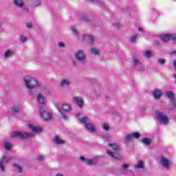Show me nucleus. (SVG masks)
<instances>
[{
  "label": "nucleus",
  "mask_w": 176,
  "mask_h": 176,
  "mask_svg": "<svg viewBox=\"0 0 176 176\" xmlns=\"http://www.w3.org/2000/svg\"><path fill=\"white\" fill-rule=\"evenodd\" d=\"M102 129L106 131H108V130H109V125L107 123H104L102 124Z\"/></svg>",
  "instance_id": "obj_37"
},
{
  "label": "nucleus",
  "mask_w": 176,
  "mask_h": 176,
  "mask_svg": "<svg viewBox=\"0 0 176 176\" xmlns=\"http://www.w3.org/2000/svg\"><path fill=\"white\" fill-rule=\"evenodd\" d=\"M153 96L155 100H160V98H162V90L154 89L153 91Z\"/></svg>",
  "instance_id": "obj_13"
},
{
  "label": "nucleus",
  "mask_w": 176,
  "mask_h": 176,
  "mask_svg": "<svg viewBox=\"0 0 176 176\" xmlns=\"http://www.w3.org/2000/svg\"><path fill=\"white\" fill-rule=\"evenodd\" d=\"M4 146L6 149V151H10V149H12V144L8 142H6L4 143Z\"/></svg>",
  "instance_id": "obj_30"
},
{
  "label": "nucleus",
  "mask_w": 176,
  "mask_h": 176,
  "mask_svg": "<svg viewBox=\"0 0 176 176\" xmlns=\"http://www.w3.org/2000/svg\"><path fill=\"white\" fill-rule=\"evenodd\" d=\"M133 64L134 65H138V64H140V60H138V58H133Z\"/></svg>",
  "instance_id": "obj_41"
},
{
  "label": "nucleus",
  "mask_w": 176,
  "mask_h": 176,
  "mask_svg": "<svg viewBox=\"0 0 176 176\" xmlns=\"http://www.w3.org/2000/svg\"><path fill=\"white\" fill-rule=\"evenodd\" d=\"M71 30L74 35H76V36H78V35H79L78 30L74 26L71 27Z\"/></svg>",
  "instance_id": "obj_36"
},
{
  "label": "nucleus",
  "mask_w": 176,
  "mask_h": 176,
  "mask_svg": "<svg viewBox=\"0 0 176 176\" xmlns=\"http://www.w3.org/2000/svg\"><path fill=\"white\" fill-rule=\"evenodd\" d=\"M166 96L170 100V109H175L176 108L175 95H174L173 92L168 91L166 93Z\"/></svg>",
  "instance_id": "obj_7"
},
{
  "label": "nucleus",
  "mask_w": 176,
  "mask_h": 176,
  "mask_svg": "<svg viewBox=\"0 0 176 176\" xmlns=\"http://www.w3.org/2000/svg\"><path fill=\"white\" fill-rule=\"evenodd\" d=\"M14 55V52L13 50H7L4 52V58H10L12 56Z\"/></svg>",
  "instance_id": "obj_18"
},
{
  "label": "nucleus",
  "mask_w": 176,
  "mask_h": 176,
  "mask_svg": "<svg viewBox=\"0 0 176 176\" xmlns=\"http://www.w3.org/2000/svg\"><path fill=\"white\" fill-rule=\"evenodd\" d=\"M129 166H130L128 164H122L121 167L119 168V171L120 174H124L126 171H127Z\"/></svg>",
  "instance_id": "obj_20"
},
{
  "label": "nucleus",
  "mask_w": 176,
  "mask_h": 176,
  "mask_svg": "<svg viewBox=\"0 0 176 176\" xmlns=\"http://www.w3.org/2000/svg\"><path fill=\"white\" fill-rule=\"evenodd\" d=\"M109 146H110L111 148H112V149H113V151H119L120 148H119V146L118 144H116V143H113V144H109Z\"/></svg>",
  "instance_id": "obj_26"
},
{
  "label": "nucleus",
  "mask_w": 176,
  "mask_h": 176,
  "mask_svg": "<svg viewBox=\"0 0 176 176\" xmlns=\"http://www.w3.org/2000/svg\"><path fill=\"white\" fill-rule=\"evenodd\" d=\"M170 39L173 41V42L176 43V34H171Z\"/></svg>",
  "instance_id": "obj_42"
},
{
  "label": "nucleus",
  "mask_w": 176,
  "mask_h": 176,
  "mask_svg": "<svg viewBox=\"0 0 176 176\" xmlns=\"http://www.w3.org/2000/svg\"><path fill=\"white\" fill-rule=\"evenodd\" d=\"M39 113L41 119L44 122H50L53 119L52 112L46 111L43 107H40Z\"/></svg>",
  "instance_id": "obj_4"
},
{
  "label": "nucleus",
  "mask_w": 176,
  "mask_h": 176,
  "mask_svg": "<svg viewBox=\"0 0 176 176\" xmlns=\"http://www.w3.org/2000/svg\"><path fill=\"white\" fill-rule=\"evenodd\" d=\"M79 120L81 123H85L86 124V122H87V117H83L81 118H79Z\"/></svg>",
  "instance_id": "obj_39"
},
{
  "label": "nucleus",
  "mask_w": 176,
  "mask_h": 176,
  "mask_svg": "<svg viewBox=\"0 0 176 176\" xmlns=\"http://www.w3.org/2000/svg\"><path fill=\"white\" fill-rule=\"evenodd\" d=\"M80 160H82V162H85V163H86V160H87V159H86V157H85L83 156H80Z\"/></svg>",
  "instance_id": "obj_45"
},
{
  "label": "nucleus",
  "mask_w": 176,
  "mask_h": 176,
  "mask_svg": "<svg viewBox=\"0 0 176 176\" xmlns=\"http://www.w3.org/2000/svg\"><path fill=\"white\" fill-rule=\"evenodd\" d=\"M83 41L93 45L96 42L94 37L90 34H85L83 36Z\"/></svg>",
  "instance_id": "obj_10"
},
{
  "label": "nucleus",
  "mask_w": 176,
  "mask_h": 176,
  "mask_svg": "<svg viewBox=\"0 0 176 176\" xmlns=\"http://www.w3.org/2000/svg\"><path fill=\"white\" fill-rule=\"evenodd\" d=\"M37 102L41 105H45L46 104V98L41 93L37 95Z\"/></svg>",
  "instance_id": "obj_11"
},
{
  "label": "nucleus",
  "mask_w": 176,
  "mask_h": 176,
  "mask_svg": "<svg viewBox=\"0 0 176 176\" xmlns=\"http://www.w3.org/2000/svg\"><path fill=\"white\" fill-rule=\"evenodd\" d=\"M23 82L26 89H28V90L37 89V87H41V86H42V84L38 82L36 78L30 76H25L23 78Z\"/></svg>",
  "instance_id": "obj_1"
},
{
  "label": "nucleus",
  "mask_w": 176,
  "mask_h": 176,
  "mask_svg": "<svg viewBox=\"0 0 176 176\" xmlns=\"http://www.w3.org/2000/svg\"><path fill=\"white\" fill-rule=\"evenodd\" d=\"M19 111H20V108L19 107H15L13 109V112H15V113H17V112H19Z\"/></svg>",
  "instance_id": "obj_44"
},
{
  "label": "nucleus",
  "mask_w": 176,
  "mask_h": 176,
  "mask_svg": "<svg viewBox=\"0 0 176 176\" xmlns=\"http://www.w3.org/2000/svg\"><path fill=\"white\" fill-rule=\"evenodd\" d=\"M12 160V157L3 156L0 160V170L1 173H5V164H7L8 162Z\"/></svg>",
  "instance_id": "obj_8"
},
{
  "label": "nucleus",
  "mask_w": 176,
  "mask_h": 176,
  "mask_svg": "<svg viewBox=\"0 0 176 176\" xmlns=\"http://www.w3.org/2000/svg\"><path fill=\"white\" fill-rule=\"evenodd\" d=\"M13 166L15 167V168H16V170H18V171L19 173H22L23 172V168H21V166H20L19 164H14Z\"/></svg>",
  "instance_id": "obj_33"
},
{
  "label": "nucleus",
  "mask_w": 176,
  "mask_h": 176,
  "mask_svg": "<svg viewBox=\"0 0 176 176\" xmlns=\"http://www.w3.org/2000/svg\"><path fill=\"white\" fill-rule=\"evenodd\" d=\"M20 41H21V42L24 43V42H26V41H27V37H25L24 36H20Z\"/></svg>",
  "instance_id": "obj_40"
},
{
  "label": "nucleus",
  "mask_w": 176,
  "mask_h": 176,
  "mask_svg": "<svg viewBox=\"0 0 176 176\" xmlns=\"http://www.w3.org/2000/svg\"><path fill=\"white\" fill-rule=\"evenodd\" d=\"M26 26L28 28H32V23H28Z\"/></svg>",
  "instance_id": "obj_47"
},
{
  "label": "nucleus",
  "mask_w": 176,
  "mask_h": 176,
  "mask_svg": "<svg viewBox=\"0 0 176 176\" xmlns=\"http://www.w3.org/2000/svg\"><path fill=\"white\" fill-rule=\"evenodd\" d=\"M85 163L87 164H89V166H93L96 164V162H94V160H90V159H87Z\"/></svg>",
  "instance_id": "obj_31"
},
{
  "label": "nucleus",
  "mask_w": 176,
  "mask_h": 176,
  "mask_svg": "<svg viewBox=\"0 0 176 176\" xmlns=\"http://www.w3.org/2000/svg\"><path fill=\"white\" fill-rule=\"evenodd\" d=\"M132 138H140L141 137V135L138 132H135L133 133H131Z\"/></svg>",
  "instance_id": "obj_35"
},
{
  "label": "nucleus",
  "mask_w": 176,
  "mask_h": 176,
  "mask_svg": "<svg viewBox=\"0 0 176 176\" xmlns=\"http://www.w3.org/2000/svg\"><path fill=\"white\" fill-rule=\"evenodd\" d=\"M71 83H72V81H71V80H69V79H63L60 81V85L62 87H65L67 86H70Z\"/></svg>",
  "instance_id": "obj_17"
},
{
  "label": "nucleus",
  "mask_w": 176,
  "mask_h": 176,
  "mask_svg": "<svg viewBox=\"0 0 176 176\" xmlns=\"http://www.w3.org/2000/svg\"><path fill=\"white\" fill-rule=\"evenodd\" d=\"M138 31H140V32H142V28H138Z\"/></svg>",
  "instance_id": "obj_50"
},
{
  "label": "nucleus",
  "mask_w": 176,
  "mask_h": 176,
  "mask_svg": "<svg viewBox=\"0 0 176 176\" xmlns=\"http://www.w3.org/2000/svg\"><path fill=\"white\" fill-rule=\"evenodd\" d=\"M162 42L167 43L171 39V34H164L160 36Z\"/></svg>",
  "instance_id": "obj_15"
},
{
  "label": "nucleus",
  "mask_w": 176,
  "mask_h": 176,
  "mask_svg": "<svg viewBox=\"0 0 176 176\" xmlns=\"http://www.w3.org/2000/svg\"><path fill=\"white\" fill-rule=\"evenodd\" d=\"M58 46L59 47H65V44H64V43L63 42H60L58 44Z\"/></svg>",
  "instance_id": "obj_43"
},
{
  "label": "nucleus",
  "mask_w": 176,
  "mask_h": 176,
  "mask_svg": "<svg viewBox=\"0 0 176 176\" xmlns=\"http://www.w3.org/2000/svg\"><path fill=\"white\" fill-rule=\"evenodd\" d=\"M34 136L35 134L27 132L15 131L11 133L12 138H20V140H25L27 138H31Z\"/></svg>",
  "instance_id": "obj_3"
},
{
  "label": "nucleus",
  "mask_w": 176,
  "mask_h": 176,
  "mask_svg": "<svg viewBox=\"0 0 176 176\" xmlns=\"http://www.w3.org/2000/svg\"><path fill=\"white\" fill-rule=\"evenodd\" d=\"M55 176H64V175H63V173H57Z\"/></svg>",
  "instance_id": "obj_49"
},
{
  "label": "nucleus",
  "mask_w": 176,
  "mask_h": 176,
  "mask_svg": "<svg viewBox=\"0 0 176 176\" xmlns=\"http://www.w3.org/2000/svg\"><path fill=\"white\" fill-rule=\"evenodd\" d=\"M85 127L87 129V130H89L91 131V133H96V127L94 126V124L91 123H86Z\"/></svg>",
  "instance_id": "obj_21"
},
{
  "label": "nucleus",
  "mask_w": 176,
  "mask_h": 176,
  "mask_svg": "<svg viewBox=\"0 0 176 176\" xmlns=\"http://www.w3.org/2000/svg\"><path fill=\"white\" fill-rule=\"evenodd\" d=\"M138 38V36L137 34H134L131 37V42L132 43H135V42H137Z\"/></svg>",
  "instance_id": "obj_32"
},
{
  "label": "nucleus",
  "mask_w": 176,
  "mask_h": 176,
  "mask_svg": "<svg viewBox=\"0 0 176 176\" xmlns=\"http://www.w3.org/2000/svg\"><path fill=\"white\" fill-rule=\"evenodd\" d=\"M102 138H104V139H105V140H107V138H108V135H102Z\"/></svg>",
  "instance_id": "obj_48"
},
{
  "label": "nucleus",
  "mask_w": 176,
  "mask_h": 176,
  "mask_svg": "<svg viewBox=\"0 0 176 176\" xmlns=\"http://www.w3.org/2000/svg\"><path fill=\"white\" fill-rule=\"evenodd\" d=\"M152 56V52L151 51H146L144 54V57H146V58H150V57Z\"/></svg>",
  "instance_id": "obj_34"
},
{
  "label": "nucleus",
  "mask_w": 176,
  "mask_h": 176,
  "mask_svg": "<svg viewBox=\"0 0 176 176\" xmlns=\"http://www.w3.org/2000/svg\"><path fill=\"white\" fill-rule=\"evenodd\" d=\"M172 53L173 54H176V51H173Z\"/></svg>",
  "instance_id": "obj_51"
},
{
  "label": "nucleus",
  "mask_w": 176,
  "mask_h": 176,
  "mask_svg": "<svg viewBox=\"0 0 176 176\" xmlns=\"http://www.w3.org/2000/svg\"><path fill=\"white\" fill-rule=\"evenodd\" d=\"M30 94H31V96H34V94H32V93H31V92H30Z\"/></svg>",
  "instance_id": "obj_53"
},
{
  "label": "nucleus",
  "mask_w": 176,
  "mask_h": 176,
  "mask_svg": "<svg viewBox=\"0 0 176 176\" xmlns=\"http://www.w3.org/2000/svg\"><path fill=\"white\" fill-rule=\"evenodd\" d=\"M44 157L43 155H38L37 157V160H43Z\"/></svg>",
  "instance_id": "obj_46"
},
{
  "label": "nucleus",
  "mask_w": 176,
  "mask_h": 176,
  "mask_svg": "<svg viewBox=\"0 0 176 176\" xmlns=\"http://www.w3.org/2000/svg\"><path fill=\"white\" fill-rule=\"evenodd\" d=\"M1 30H2V27H1V25L0 24V31H1Z\"/></svg>",
  "instance_id": "obj_52"
},
{
  "label": "nucleus",
  "mask_w": 176,
  "mask_h": 176,
  "mask_svg": "<svg viewBox=\"0 0 176 176\" xmlns=\"http://www.w3.org/2000/svg\"><path fill=\"white\" fill-rule=\"evenodd\" d=\"M133 168L135 170H138L140 168H144V162L140 161L138 164H136L133 166Z\"/></svg>",
  "instance_id": "obj_23"
},
{
  "label": "nucleus",
  "mask_w": 176,
  "mask_h": 176,
  "mask_svg": "<svg viewBox=\"0 0 176 176\" xmlns=\"http://www.w3.org/2000/svg\"><path fill=\"white\" fill-rule=\"evenodd\" d=\"M54 141L55 144H57L58 145H63V144H65V142L61 138H60V136H56L54 139Z\"/></svg>",
  "instance_id": "obj_22"
},
{
  "label": "nucleus",
  "mask_w": 176,
  "mask_h": 176,
  "mask_svg": "<svg viewBox=\"0 0 176 176\" xmlns=\"http://www.w3.org/2000/svg\"><path fill=\"white\" fill-rule=\"evenodd\" d=\"M166 59L164 58H160L157 60V64H158V65H164V64H166Z\"/></svg>",
  "instance_id": "obj_29"
},
{
  "label": "nucleus",
  "mask_w": 176,
  "mask_h": 176,
  "mask_svg": "<svg viewBox=\"0 0 176 176\" xmlns=\"http://www.w3.org/2000/svg\"><path fill=\"white\" fill-rule=\"evenodd\" d=\"M29 129L33 131V133H42V128L38 126H34V125L29 124Z\"/></svg>",
  "instance_id": "obj_16"
},
{
  "label": "nucleus",
  "mask_w": 176,
  "mask_h": 176,
  "mask_svg": "<svg viewBox=\"0 0 176 176\" xmlns=\"http://www.w3.org/2000/svg\"><path fill=\"white\" fill-rule=\"evenodd\" d=\"M58 111L60 113V116H62L63 119L67 120L68 119V116L66 113L71 112V111H72V108H71V105L68 103H64L62 104L61 107H58Z\"/></svg>",
  "instance_id": "obj_2"
},
{
  "label": "nucleus",
  "mask_w": 176,
  "mask_h": 176,
  "mask_svg": "<svg viewBox=\"0 0 176 176\" xmlns=\"http://www.w3.org/2000/svg\"><path fill=\"white\" fill-rule=\"evenodd\" d=\"M133 140V136L131 134H128L125 138H124V142H129V141H131Z\"/></svg>",
  "instance_id": "obj_27"
},
{
  "label": "nucleus",
  "mask_w": 176,
  "mask_h": 176,
  "mask_svg": "<svg viewBox=\"0 0 176 176\" xmlns=\"http://www.w3.org/2000/svg\"><path fill=\"white\" fill-rule=\"evenodd\" d=\"M13 5L19 9L24 8V0H13Z\"/></svg>",
  "instance_id": "obj_12"
},
{
  "label": "nucleus",
  "mask_w": 176,
  "mask_h": 176,
  "mask_svg": "<svg viewBox=\"0 0 176 176\" xmlns=\"http://www.w3.org/2000/svg\"><path fill=\"white\" fill-rule=\"evenodd\" d=\"M107 154H109V156H111V157H113V159H116V160H122L123 159V157L119 155H115V153H113V152L111 151H107Z\"/></svg>",
  "instance_id": "obj_19"
},
{
  "label": "nucleus",
  "mask_w": 176,
  "mask_h": 176,
  "mask_svg": "<svg viewBox=\"0 0 176 176\" xmlns=\"http://www.w3.org/2000/svg\"><path fill=\"white\" fill-rule=\"evenodd\" d=\"M155 115L161 124H164V126L168 124V117L167 116V114L157 111L155 112Z\"/></svg>",
  "instance_id": "obj_5"
},
{
  "label": "nucleus",
  "mask_w": 176,
  "mask_h": 176,
  "mask_svg": "<svg viewBox=\"0 0 176 176\" xmlns=\"http://www.w3.org/2000/svg\"><path fill=\"white\" fill-rule=\"evenodd\" d=\"M73 101L78 105L79 108H83V105H85V102H83V98L81 97H74L73 98Z\"/></svg>",
  "instance_id": "obj_9"
},
{
  "label": "nucleus",
  "mask_w": 176,
  "mask_h": 176,
  "mask_svg": "<svg viewBox=\"0 0 176 176\" xmlns=\"http://www.w3.org/2000/svg\"><path fill=\"white\" fill-rule=\"evenodd\" d=\"M113 25L116 30H119V28L122 27V25H120L119 23H114Z\"/></svg>",
  "instance_id": "obj_38"
},
{
  "label": "nucleus",
  "mask_w": 176,
  "mask_h": 176,
  "mask_svg": "<svg viewBox=\"0 0 176 176\" xmlns=\"http://www.w3.org/2000/svg\"><path fill=\"white\" fill-rule=\"evenodd\" d=\"M161 164L162 167H165V168H168V167L170 166V160L168 159L162 157L161 158Z\"/></svg>",
  "instance_id": "obj_14"
},
{
  "label": "nucleus",
  "mask_w": 176,
  "mask_h": 176,
  "mask_svg": "<svg viewBox=\"0 0 176 176\" xmlns=\"http://www.w3.org/2000/svg\"><path fill=\"white\" fill-rule=\"evenodd\" d=\"M91 54H94V56L100 55V50L96 48H92L90 50Z\"/></svg>",
  "instance_id": "obj_25"
},
{
  "label": "nucleus",
  "mask_w": 176,
  "mask_h": 176,
  "mask_svg": "<svg viewBox=\"0 0 176 176\" xmlns=\"http://www.w3.org/2000/svg\"><path fill=\"white\" fill-rule=\"evenodd\" d=\"M75 58L77 60V61H79L80 63H82V64H85L86 63V54H85V52L82 50H79L75 54Z\"/></svg>",
  "instance_id": "obj_6"
},
{
  "label": "nucleus",
  "mask_w": 176,
  "mask_h": 176,
  "mask_svg": "<svg viewBox=\"0 0 176 176\" xmlns=\"http://www.w3.org/2000/svg\"><path fill=\"white\" fill-rule=\"evenodd\" d=\"M31 3L33 6L36 7V6H41V3H42V1L41 0H30Z\"/></svg>",
  "instance_id": "obj_24"
},
{
  "label": "nucleus",
  "mask_w": 176,
  "mask_h": 176,
  "mask_svg": "<svg viewBox=\"0 0 176 176\" xmlns=\"http://www.w3.org/2000/svg\"><path fill=\"white\" fill-rule=\"evenodd\" d=\"M142 142L144 145H147V146L151 145V140H149V139H148L146 138H145L144 139L142 140Z\"/></svg>",
  "instance_id": "obj_28"
}]
</instances>
